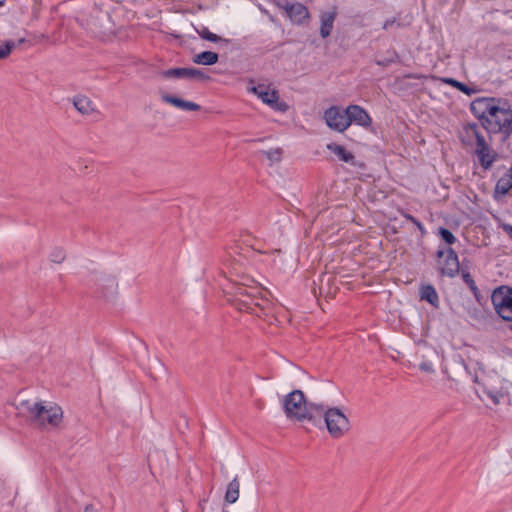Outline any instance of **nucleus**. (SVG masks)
Here are the masks:
<instances>
[{"mask_svg":"<svg viewBox=\"0 0 512 512\" xmlns=\"http://www.w3.org/2000/svg\"><path fill=\"white\" fill-rule=\"evenodd\" d=\"M23 411L27 412L30 419L41 426L50 425L57 427L63 418L61 407L54 405L47 408L42 402H21Z\"/></svg>","mask_w":512,"mask_h":512,"instance_id":"39448f33","label":"nucleus"},{"mask_svg":"<svg viewBox=\"0 0 512 512\" xmlns=\"http://www.w3.org/2000/svg\"><path fill=\"white\" fill-rule=\"evenodd\" d=\"M490 133H501L505 138L512 134V107L510 103L501 98L486 122H483Z\"/></svg>","mask_w":512,"mask_h":512,"instance_id":"20e7f679","label":"nucleus"},{"mask_svg":"<svg viewBox=\"0 0 512 512\" xmlns=\"http://www.w3.org/2000/svg\"><path fill=\"white\" fill-rule=\"evenodd\" d=\"M502 228L503 231L512 239V225L503 224Z\"/></svg>","mask_w":512,"mask_h":512,"instance_id":"c9c22d12","label":"nucleus"},{"mask_svg":"<svg viewBox=\"0 0 512 512\" xmlns=\"http://www.w3.org/2000/svg\"><path fill=\"white\" fill-rule=\"evenodd\" d=\"M395 23H396V18L387 19V20L384 22V24H383L382 28H383L384 30H388V29H389L390 27H392Z\"/></svg>","mask_w":512,"mask_h":512,"instance_id":"f704fd0d","label":"nucleus"},{"mask_svg":"<svg viewBox=\"0 0 512 512\" xmlns=\"http://www.w3.org/2000/svg\"><path fill=\"white\" fill-rule=\"evenodd\" d=\"M323 118L331 130L343 133L349 128L346 108L342 109L336 105L331 106L324 111Z\"/></svg>","mask_w":512,"mask_h":512,"instance_id":"1a4fd4ad","label":"nucleus"},{"mask_svg":"<svg viewBox=\"0 0 512 512\" xmlns=\"http://www.w3.org/2000/svg\"><path fill=\"white\" fill-rule=\"evenodd\" d=\"M420 299L427 301L433 307H439V296L434 286L427 284L420 288Z\"/></svg>","mask_w":512,"mask_h":512,"instance_id":"a211bd4d","label":"nucleus"},{"mask_svg":"<svg viewBox=\"0 0 512 512\" xmlns=\"http://www.w3.org/2000/svg\"><path fill=\"white\" fill-rule=\"evenodd\" d=\"M487 397L493 402V404L498 405L502 401L508 398V391L501 388L500 390L487 389L485 390Z\"/></svg>","mask_w":512,"mask_h":512,"instance_id":"b1692460","label":"nucleus"},{"mask_svg":"<svg viewBox=\"0 0 512 512\" xmlns=\"http://www.w3.org/2000/svg\"><path fill=\"white\" fill-rule=\"evenodd\" d=\"M491 302L496 314L512 332V286L501 285L495 288L491 294Z\"/></svg>","mask_w":512,"mask_h":512,"instance_id":"423d86ee","label":"nucleus"},{"mask_svg":"<svg viewBox=\"0 0 512 512\" xmlns=\"http://www.w3.org/2000/svg\"><path fill=\"white\" fill-rule=\"evenodd\" d=\"M459 91L463 92L464 94H466L468 96H471V95L477 93L478 90L474 86H468L464 83H461Z\"/></svg>","mask_w":512,"mask_h":512,"instance_id":"2f4dec72","label":"nucleus"},{"mask_svg":"<svg viewBox=\"0 0 512 512\" xmlns=\"http://www.w3.org/2000/svg\"><path fill=\"white\" fill-rule=\"evenodd\" d=\"M414 224L416 225V227H417L419 230H421V231H423V230H424V226H423V224H422L419 220H417V221H416V223H414Z\"/></svg>","mask_w":512,"mask_h":512,"instance_id":"58836bf2","label":"nucleus"},{"mask_svg":"<svg viewBox=\"0 0 512 512\" xmlns=\"http://www.w3.org/2000/svg\"><path fill=\"white\" fill-rule=\"evenodd\" d=\"M283 409L286 417L289 419L297 421L308 420L313 424H317L322 417L324 405L307 402L301 390H293L284 397Z\"/></svg>","mask_w":512,"mask_h":512,"instance_id":"7ed1b4c3","label":"nucleus"},{"mask_svg":"<svg viewBox=\"0 0 512 512\" xmlns=\"http://www.w3.org/2000/svg\"><path fill=\"white\" fill-rule=\"evenodd\" d=\"M327 430L331 437L338 439L350 429V422L347 416L336 407L325 408L322 412Z\"/></svg>","mask_w":512,"mask_h":512,"instance_id":"0eeeda50","label":"nucleus"},{"mask_svg":"<svg viewBox=\"0 0 512 512\" xmlns=\"http://www.w3.org/2000/svg\"><path fill=\"white\" fill-rule=\"evenodd\" d=\"M84 512H98V510L90 504L85 507Z\"/></svg>","mask_w":512,"mask_h":512,"instance_id":"e433bc0d","label":"nucleus"},{"mask_svg":"<svg viewBox=\"0 0 512 512\" xmlns=\"http://www.w3.org/2000/svg\"><path fill=\"white\" fill-rule=\"evenodd\" d=\"M439 235L440 237L442 238V240L449 244V245H452L456 242V237L453 235V233L447 229V228H443L441 227L439 229Z\"/></svg>","mask_w":512,"mask_h":512,"instance_id":"cd10ccee","label":"nucleus"},{"mask_svg":"<svg viewBox=\"0 0 512 512\" xmlns=\"http://www.w3.org/2000/svg\"><path fill=\"white\" fill-rule=\"evenodd\" d=\"M326 148L331 153H333L338 158V160L348 163L352 166H359V167L362 166V164H360L356 161L354 154L352 152L348 151L343 145L336 144V143H329V144H327Z\"/></svg>","mask_w":512,"mask_h":512,"instance_id":"2eb2a0df","label":"nucleus"},{"mask_svg":"<svg viewBox=\"0 0 512 512\" xmlns=\"http://www.w3.org/2000/svg\"><path fill=\"white\" fill-rule=\"evenodd\" d=\"M24 41H25L24 39H20L19 44L23 43Z\"/></svg>","mask_w":512,"mask_h":512,"instance_id":"ea45409f","label":"nucleus"},{"mask_svg":"<svg viewBox=\"0 0 512 512\" xmlns=\"http://www.w3.org/2000/svg\"><path fill=\"white\" fill-rule=\"evenodd\" d=\"M349 126L354 123L356 125L368 128L372 124V119L368 112L361 106L352 104L346 107Z\"/></svg>","mask_w":512,"mask_h":512,"instance_id":"f8f14e48","label":"nucleus"},{"mask_svg":"<svg viewBox=\"0 0 512 512\" xmlns=\"http://www.w3.org/2000/svg\"><path fill=\"white\" fill-rule=\"evenodd\" d=\"M489 133L483 122L481 124L466 123L459 132V139L463 146L474 151L480 165L484 169L490 168L495 160L487 141Z\"/></svg>","mask_w":512,"mask_h":512,"instance_id":"f257e3e1","label":"nucleus"},{"mask_svg":"<svg viewBox=\"0 0 512 512\" xmlns=\"http://www.w3.org/2000/svg\"><path fill=\"white\" fill-rule=\"evenodd\" d=\"M15 43L13 41H6L5 46L0 48V59L7 57L11 51L15 48Z\"/></svg>","mask_w":512,"mask_h":512,"instance_id":"7c9ffc66","label":"nucleus"},{"mask_svg":"<svg viewBox=\"0 0 512 512\" xmlns=\"http://www.w3.org/2000/svg\"><path fill=\"white\" fill-rule=\"evenodd\" d=\"M250 92L255 94L261 101L268 105L270 108L277 112H286L289 108L288 104L279 100V93L277 90H269V86L259 84L249 89Z\"/></svg>","mask_w":512,"mask_h":512,"instance_id":"6e6552de","label":"nucleus"},{"mask_svg":"<svg viewBox=\"0 0 512 512\" xmlns=\"http://www.w3.org/2000/svg\"><path fill=\"white\" fill-rule=\"evenodd\" d=\"M73 105L75 109L82 115H90L94 112V106L92 101L86 96H76L73 99Z\"/></svg>","mask_w":512,"mask_h":512,"instance_id":"aec40b11","label":"nucleus"},{"mask_svg":"<svg viewBox=\"0 0 512 512\" xmlns=\"http://www.w3.org/2000/svg\"><path fill=\"white\" fill-rule=\"evenodd\" d=\"M459 273H461V277H462L464 283L468 286V288L472 292L475 299L478 302H480L481 293H480V290L478 289L474 279L472 278L470 272L466 268H462Z\"/></svg>","mask_w":512,"mask_h":512,"instance_id":"4be33fe9","label":"nucleus"},{"mask_svg":"<svg viewBox=\"0 0 512 512\" xmlns=\"http://www.w3.org/2000/svg\"><path fill=\"white\" fill-rule=\"evenodd\" d=\"M187 79L207 81L210 79V76L200 69L189 68Z\"/></svg>","mask_w":512,"mask_h":512,"instance_id":"a878e982","label":"nucleus"},{"mask_svg":"<svg viewBox=\"0 0 512 512\" xmlns=\"http://www.w3.org/2000/svg\"><path fill=\"white\" fill-rule=\"evenodd\" d=\"M197 32H198L199 36L202 39H205L207 41H210V42H224L225 44L229 43V40L222 39L220 36L210 32L207 27H202Z\"/></svg>","mask_w":512,"mask_h":512,"instance_id":"393cba45","label":"nucleus"},{"mask_svg":"<svg viewBox=\"0 0 512 512\" xmlns=\"http://www.w3.org/2000/svg\"><path fill=\"white\" fill-rule=\"evenodd\" d=\"M188 70L186 67H178V68H170L167 70H163L160 72V76L166 79L169 78H177V79H187L188 78Z\"/></svg>","mask_w":512,"mask_h":512,"instance_id":"5701e85b","label":"nucleus"},{"mask_svg":"<svg viewBox=\"0 0 512 512\" xmlns=\"http://www.w3.org/2000/svg\"><path fill=\"white\" fill-rule=\"evenodd\" d=\"M161 100L183 111H199L201 106L195 102L187 101L176 96L163 93Z\"/></svg>","mask_w":512,"mask_h":512,"instance_id":"dca6fc26","label":"nucleus"},{"mask_svg":"<svg viewBox=\"0 0 512 512\" xmlns=\"http://www.w3.org/2000/svg\"><path fill=\"white\" fill-rule=\"evenodd\" d=\"M442 82L445 83V84H448V85H450V86H452V87H454V88H456L458 90H459L460 85L462 83V82H460V81H458V80H456L454 78H443Z\"/></svg>","mask_w":512,"mask_h":512,"instance_id":"72a5a7b5","label":"nucleus"},{"mask_svg":"<svg viewBox=\"0 0 512 512\" xmlns=\"http://www.w3.org/2000/svg\"><path fill=\"white\" fill-rule=\"evenodd\" d=\"M510 172H512V167L510 168Z\"/></svg>","mask_w":512,"mask_h":512,"instance_id":"a19ab883","label":"nucleus"},{"mask_svg":"<svg viewBox=\"0 0 512 512\" xmlns=\"http://www.w3.org/2000/svg\"><path fill=\"white\" fill-rule=\"evenodd\" d=\"M0 5H2V2L0 1Z\"/></svg>","mask_w":512,"mask_h":512,"instance_id":"79ce46f5","label":"nucleus"},{"mask_svg":"<svg viewBox=\"0 0 512 512\" xmlns=\"http://www.w3.org/2000/svg\"><path fill=\"white\" fill-rule=\"evenodd\" d=\"M285 12L295 23L301 24L309 17L308 9L301 3H290L285 1Z\"/></svg>","mask_w":512,"mask_h":512,"instance_id":"ddd939ff","label":"nucleus"},{"mask_svg":"<svg viewBox=\"0 0 512 512\" xmlns=\"http://www.w3.org/2000/svg\"><path fill=\"white\" fill-rule=\"evenodd\" d=\"M223 512H228V511H223Z\"/></svg>","mask_w":512,"mask_h":512,"instance_id":"37998d69","label":"nucleus"},{"mask_svg":"<svg viewBox=\"0 0 512 512\" xmlns=\"http://www.w3.org/2000/svg\"><path fill=\"white\" fill-rule=\"evenodd\" d=\"M230 293L233 295L232 304L239 310L255 314L267 315L271 311V301L264 297L263 291L257 286L236 284Z\"/></svg>","mask_w":512,"mask_h":512,"instance_id":"f03ea898","label":"nucleus"},{"mask_svg":"<svg viewBox=\"0 0 512 512\" xmlns=\"http://www.w3.org/2000/svg\"><path fill=\"white\" fill-rule=\"evenodd\" d=\"M65 257V251L62 248H54L50 253V260L54 263H62Z\"/></svg>","mask_w":512,"mask_h":512,"instance_id":"c85d7f7f","label":"nucleus"},{"mask_svg":"<svg viewBox=\"0 0 512 512\" xmlns=\"http://www.w3.org/2000/svg\"><path fill=\"white\" fill-rule=\"evenodd\" d=\"M282 149L276 148L268 151H262V153L271 161V162H280L282 157Z\"/></svg>","mask_w":512,"mask_h":512,"instance_id":"c756f323","label":"nucleus"},{"mask_svg":"<svg viewBox=\"0 0 512 512\" xmlns=\"http://www.w3.org/2000/svg\"><path fill=\"white\" fill-rule=\"evenodd\" d=\"M240 495V482L238 476H235L227 485L224 501L229 504L235 503Z\"/></svg>","mask_w":512,"mask_h":512,"instance_id":"6ab92c4d","label":"nucleus"},{"mask_svg":"<svg viewBox=\"0 0 512 512\" xmlns=\"http://www.w3.org/2000/svg\"><path fill=\"white\" fill-rule=\"evenodd\" d=\"M337 8L336 7H333L331 10L329 11H323L321 12L320 14V35L322 38H327L328 36H330L332 30H333V26H334V21L337 17Z\"/></svg>","mask_w":512,"mask_h":512,"instance_id":"f3484780","label":"nucleus"},{"mask_svg":"<svg viewBox=\"0 0 512 512\" xmlns=\"http://www.w3.org/2000/svg\"><path fill=\"white\" fill-rule=\"evenodd\" d=\"M218 54L212 51H204L193 57V62L199 65H213L218 62Z\"/></svg>","mask_w":512,"mask_h":512,"instance_id":"412c9836","label":"nucleus"},{"mask_svg":"<svg viewBox=\"0 0 512 512\" xmlns=\"http://www.w3.org/2000/svg\"><path fill=\"white\" fill-rule=\"evenodd\" d=\"M446 254L444 263L440 266L439 271L441 275L454 278L460 272V263L457 253L452 248H447L446 251L438 250L437 257L442 258Z\"/></svg>","mask_w":512,"mask_h":512,"instance_id":"9b49d317","label":"nucleus"},{"mask_svg":"<svg viewBox=\"0 0 512 512\" xmlns=\"http://www.w3.org/2000/svg\"><path fill=\"white\" fill-rule=\"evenodd\" d=\"M419 369L426 373L434 372L433 364L429 361H424L419 365Z\"/></svg>","mask_w":512,"mask_h":512,"instance_id":"473e14b6","label":"nucleus"},{"mask_svg":"<svg viewBox=\"0 0 512 512\" xmlns=\"http://www.w3.org/2000/svg\"><path fill=\"white\" fill-rule=\"evenodd\" d=\"M405 218H406L407 220H409L410 222H412L413 224H414V223H416V221L418 220V219H416L414 216H412V215H410V214H406V215H405Z\"/></svg>","mask_w":512,"mask_h":512,"instance_id":"4c0bfd02","label":"nucleus"},{"mask_svg":"<svg viewBox=\"0 0 512 512\" xmlns=\"http://www.w3.org/2000/svg\"><path fill=\"white\" fill-rule=\"evenodd\" d=\"M398 60V54L395 50L388 51V57L376 60V64L379 66L387 67Z\"/></svg>","mask_w":512,"mask_h":512,"instance_id":"bb28decb","label":"nucleus"},{"mask_svg":"<svg viewBox=\"0 0 512 512\" xmlns=\"http://www.w3.org/2000/svg\"><path fill=\"white\" fill-rule=\"evenodd\" d=\"M512 189V172L510 169L496 183L493 198L496 202H503L505 196Z\"/></svg>","mask_w":512,"mask_h":512,"instance_id":"4468645a","label":"nucleus"},{"mask_svg":"<svg viewBox=\"0 0 512 512\" xmlns=\"http://www.w3.org/2000/svg\"><path fill=\"white\" fill-rule=\"evenodd\" d=\"M500 99L495 97H478L471 102L470 110L481 122H486Z\"/></svg>","mask_w":512,"mask_h":512,"instance_id":"9d476101","label":"nucleus"}]
</instances>
